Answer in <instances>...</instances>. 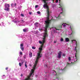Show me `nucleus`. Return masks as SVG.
<instances>
[{
  "label": "nucleus",
  "mask_w": 80,
  "mask_h": 80,
  "mask_svg": "<svg viewBox=\"0 0 80 80\" xmlns=\"http://www.w3.org/2000/svg\"><path fill=\"white\" fill-rule=\"evenodd\" d=\"M45 4L43 5V7L44 8H46L48 16L47 17V19L45 21V23L46 25H49L50 26V24L51 22V20L49 19V17H50V9H49V8L48 6L47 5V1H48V0H42Z\"/></svg>",
  "instance_id": "1"
},
{
  "label": "nucleus",
  "mask_w": 80,
  "mask_h": 80,
  "mask_svg": "<svg viewBox=\"0 0 80 80\" xmlns=\"http://www.w3.org/2000/svg\"><path fill=\"white\" fill-rule=\"evenodd\" d=\"M50 28V26L48 25H46L45 27V28L44 32H45L44 33V34L43 36V38L42 40V41H39V43L41 44H42V45H44L45 43V38H46V37H47V29H48V28Z\"/></svg>",
  "instance_id": "2"
},
{
  "label": "nucleus",
  "mask_w": 80,
  "mask_h": 80,
  "mask_svg": "<svg viewBox=\"0 0 80 80\" xmlns=\"http://www.w3.org/2000/svg\"><path fill=\"white\" fill-rule=\"evenodd\" d=\"M5 8L4 9L5 10H7V11H9L10 10V9L9 7H10V5L6 3L5 5Z\"/></svg>",
  "instance_id": "3"
},
{
  "label": "nucleus",
  "mask_w": 80,
  "mask_h": 80,
  "mask_svg": "<svg viewBox=\"0 0 80 80\" xmlns=\"http://www.w3.org/2000/svg\"><path fill=\"white\" fill-rule=\"evenodd\" d=\"M38 60H36L35 63L33 66L34 67L33 68V70H35V69H36V67L37 66V63H38Z\"/></svg>",
  "instance_id": "4"
},
{
  "label": "nucleus",
  "mask_w": 80,
  "mask_h": 80,
  "mask_svg": "<svg viewBox=\"0 0 80 80\" xmlns=\"http://www.w3.org/2000/svg\"><path fill=\"white\" fill-rule=\"evenodd\" d=\"M41 57H42V56L40 55V53H38V57H37L36 60L38 61L39 58Z\"/></svg>",
  "instance_id": "5"
},
{
  "label": "nucleus",
  "mask_w": 80,
  "mask_h": 80,
  "mask_svg": "<svg viewBox=\"0 0 80 80\" xmlns=\"http://www.w3.org/2000/svg\"><path fill=\"white\" fill-rule=\"evenodd\" d=\"M61 56H62V52L59 51V53H58V58H61Z\"/></svg>",
  "instance_id": "6"
},
{
  "label": "nucleus",
  "mask_w": 80,
  "mask_h": 80,
  "mask_svg": "<svg viewBox=\"0 0 80 80\" xmlns=\"http://www.w3.org/2000/svg\"><path fill=\"white\" fill-rule=\"evenodd\" d=\"M32 74H33V73L32 72H31L30 74V75H29V77L28 78H26L25 79V80H32V79H31L30 78V77L32 75Z\"/></svg>",
  "instance_id": "7"
},
{
  "label": "nucleus",
  "mask_w": 80,
  "mask_h": 80,
  "mask_svg": "<svg viewBox=\"0 0 80 80\" xmlns=\"http://www.w3.org/2000/svg\"><path fill=\"white\" fill-rule=\"evenodd\" d=\"M69 41H70V40L68 38H65V41L66 42H69Z\"/></svg>",
  "instance_id": "8"
},
{
  "label": "nucleus",
  "mask_w": 80,
  "mask_h": 80,
  "mask_svg": "<svg viewBox=\"0 0 80 80\" xmlns=\"http://www.w3.org/2000/svg\"><path fill=\"white\" fill-rule=\"evenodd\" d=\"M28 31V29H23V32H27Z\"/></svg>",
  "instance_id": "9"
},
{
  "label": "nucleus",
  "mask_w": 80,
  "mask_h": 80,
  "mask_svg": "<svg viewBox=\"0 0 80 80\" xmlns=\"http://www.w3.org/2000/svg\"><path fill=\"white\" fill-rule=\"evenodd\" d=\"M75 57L77 59V58L78 57V53H76L75 54Z\"/></svg>",
  "instance_id": "10"
},
{
  "label": "nucleus",
  "mask_w": 80,
  "mask_h": 80,
  "mask_svg": "<svg viewBox=\"0 0 80 80\" xmlns=\"http://www.w3.org/2000/svg\"><path fill=\"white\" fill-rule=\"evenodd\" d=\"M34 25L36 27H38V23L37 22H36L35 23Z\"/></svg>",
  "instance_id": "11"
},
{
  "label": "nucleus",
  "mask_w": 80,
  "mask_h": 80,
  "mask_svg": "<svg viewBox=\"0 0 80 80\" xmlns=\"http://www.w3.org/2000/svg\"><path fill=\"white\" fill-rule=\"evenodd\" d=\"M29 55L30 56V57H32V52H30L29 53Z\"/></svg>",
  "instance_id": "12"
},
{
  "label": "nucleus",
  "mask_w": 80,
  "mask_h": 80,
  "mask_svg": "<svg viewBox=\"0 0 80 80\" xmlns=\"http://www.w3.org/2000/svg\"><path fill=\"white\" fill-rule=\"evenodd\" d=\"M25 66L26 67V68H27V65L26 64V63H27V61H25Z\"/></svg>",
  "instance_id": "13"
},
{
  "label": "nucleus",
  "mask_w": 80,
  "mask_h": 80,
  "mask_svg": "<svg viewBox=\"0 0 80 80\" xmlns=\"http://www.w3.org/2000/svg\"><path fill=\"white\" fill-rule=\"evenodd\" d=\"M65 25H67L66 23H63L62 24V25H63L64 27H66Z\"/></svg>",
  "instance_id": "14"
},
{
  "label": "nucleus",
  "mask_w": 80,
  "mask_h": 80,
  "mask_svg": "<svg viewBox=\"0 0 80 80\" xmlns=\"http://www.w3.org/2000/svg\"><path fill=\"white\" fill-rule=\"evenodd\" d=\"M20 48L22 51H23V50H24V48L23 47H21Z\"/></svg>",
  "instance_id": "15"
},
{
  "label": "nucleus",
  "mask_w": 80,
  "mask_h": 80,
  "mask_svg": "<svg viewBox=\"0 0 80 80\" xmlns=\"http://www.w3.org/2000/svg\"><path fill=\"white\" fill-rule=\"evenodd\" d=\"M58 28H59L60 29H61V28H62V25L60 26H58Z\"/></svg>",
  "instance_id": "16"
},
{
  "label": "nucleus",
  "mask_w": 80,
  "mask_h": 80,
  "mask_svg": "<svg viewBox=\"0 0 80 80\" xmlns=\"http://www.w3.org/2000/svg\"><path fill=\"white\" fill-rule=\"evenodd\" d=\"M23 47V44L22 43L20 44V47Z\"/></svg>",
  "instance_id": "17"
},
{
  "label": "nucleus",
  "mask_w": 80,
  "mask_h": 80,
  "mask_svg": "<svg viewBox=\"0 0 80 80\" xmlns=\"http://www.w3.org/2000/svg\"><path fill=\"white\" fill-rule=\"evenodd\" d=\"M76 47H78V44H77V41H76Z\"/></svg>",
  "instance_id": "18"
},
{
  "label": "nucleus",
  "mask_w": 80,
  "mask_h": 80,
  "mask_svg": "<svg viewBox=\"0 0 80 80\" xmlns=\"http://www.w3.org/2000/svg\"><path fill=\"white\" fill-rule=\"evenodd\" d=\"M39 50L40 51H42V48H39Z\"/></svg>",
  "instance_id": "19"
},
{
  "label": "nucleus",
  "mask_w": 80,
  "mask_h": 80,
  "mask_svg": "<svg viewBox=\"0 0 80 80\" xmlns=\"http://www.w3.org/2000/svg\"><path fill=\"white\" fill-rule=\"evenodd\" d=\"M31 72H32L31 73H33V72H34V70H33V69H32Z\"/></svg>",
  "instance_id": "20"
},
{
  "label": "nucleus",
  "mask_w": 80,
  "mask_h": 80,
  "mask_svg": "<svg viewBox=\"0 0 80 80\" xmlns=\"http://www.w3.org/2000/svg\"><path fill=\"white\" fill-rule=\"evenodd\" d=\"M68 60L69 61H70L71 60V58H70V57H68Z\"/></svg>",
  "instance_id": "21"
},
{
  "label": "nucleus",
  "mask_w": 80,
  "mask_h": 80,
  "mask_svg": "<svg viewBox=\"0 0 80 80\" xmlns=\"http://www.w3.org/2000/svg\"><path fill=\"white\" fill-rule=\"evenodd\" d=\"M19 65L20 67H21V66H22V63H21L20 62L19 63Z\"/></svg>",
  "instance_id": "22"
},
{
  "label": "nucleus",
  "mask_w": 80,
  "mask_h": 80,
  "mask_svg": "<svg viewBox=\"0 0 80 80\" xmlns=\"http://www.w3.org/2000/svg\"><path fill=\"white\" fill-rule=\"evenodd\" d=\"M23 63H24V61H22V62H21L22 65H23Z\"/></svg>",
  "instance_id": "23"
},
{
  "label": "nucleus",
  "mask_w": 80,
  "mask_h": 80,
  "mask_svg": "<svg viewBox=\"0 0 80 80\" xmlns=\"http://www.w3.org/2000/svg\"><path fill=\"white\" fill-rule=\"evenodd\" d=\"M38 14H40V11H38L37 12Z\"/></svg>",
  "instance_id": "24"
},
{
  "label": "nucleus",
  "mask_w": 80,
  "mask_h": 80,
  "mask_svg": "<svg viewBox=\"0 0 80 80\" xmlns=\"http://www.w3.org/2000/svg\"><path fill=\"white\" fill-rule=\"evenodd\" d=\"M61 42H63V39L62 38L61 39Z\"/></svg>",
  "instance_id": "25"
},
{
  "label": "nucleus",
  "mask_w": 80,
  "mask_h": 80,
  "mask_svg": "<svg viewBox=\"0 0 80 80\" xmlns=\"http://www.w3.org/2000/svg\"><path fill=\"white\" fill-rule=\"evenodd\" d=\"M66 55L65 54H62L63 57H65Z\"/></svg>",
  "instance_id": "26"
},
{
  "label": "nucleus",
  "mask_w": 80,
  "mask_h": 80,
  "mask_svg": "<svg viewBox=\"0 0 80 80\" xmlns=\"http://www.w3.org/2000/svg\"><path fill=\"white\" fill-rule=\"evenodd\" d=\"M38 7V6L36 5L35 6V8H37Z\"/></svg>",
  "instance_id": "27"
},
{
  "label": "nucleus",
  "mask_w": 80,
  "mask_h": 80,
  "mask_svg": "<svg viewBox=\"0 0 80 80\" xmlns=\"http://www.w3.org/2000/svg\"><path fill=\"white\" fill-rule=\"evenodd\" d=\"M43 45H42V44L41 46V47L40 48H43Z\"/></svg>",
  "instance_id": "28"
},
{
  "label": "nucleus",
  "mask_w": 80,
  "mask_h": 80,
  "mask_svg": "<svg viewBox=\"0 0 80 80\" xmlns=\"http://www.w3.org/2000/svg\"><path fill=\"white\" fill-rule=\"evenodd\" d=\"M21 17H24V15L22 14H21Z\"/></svg>",
  "instance_id": "29"
},
{
  "label": "nucleus",
  "mask_w": 80,
  "mask_h": 80,
  "mask_svg": "<svg viewBox=\"0 0 80 80\" xmlns=\"http://www.w3.org/2000/svg\"><path fill=\"white\" fill-rule=\"evenodd\" d=\"M32 49H35V48L34 47H32Z\"/></svg>",
  "instance_id": "30"
},
{
  "label": "nucleus",
  "mask_w": 80,
  "mask_h": 80,
  "mask_svg": "<svg viewBox=\"0 0 80 80\" xmlns=\"http://www.w3.org/2000/svg\"><path fill=\"white\" fill-rule=\"evenodd\" d=\"M8 67H7L6 68L5 70H8Z\"/></svg>",
  "instance_id": "31"
},
{
  "label": "nucleus",
  "mask_w": 80,
  "mask_h": 80,
  "mask_svg": "<svg viewBox=\"0 0 80 80\" xmlns=\"http://www.w3.org/2000/svg\"><path fill=\"white\" fill-rule=\"evenodd\" d=\"M58 0H56V3H58Z\"/></svg>",
  "instance_id": "32"
},
{
  "label": "nucleus",
  "mask_w": 80,
  "mask_h": 80,
  "mask_svg": "<svg viewBox=\"0 0 80 80\" xmlns=\"http://www.w3.org/2000/svg\"><path fill=\"white\" fill-rule=\"evenodd\" d=\"M20 55H22V52H20Z\"/></svg>",
  "instance_id": "33"
},
{
  "label": "nucleus",
  "mask_w": 80,
  "mask_h": 80,
  "mask_svg": "<svg viewBox=\"0 0 80 80\" xmlns=\"http://www.w3.org/2000/svg\"><path fill=\"white\" fill-rule=\"evenodd\" d=\"M29 14L30 15H31V14H32V12H29Z\"/></svg>",
  "instance_id": "34"
},
{
  "label": "nucleus",
  "mask_w": 80,
  "mask_h": 80,
  "mask_svg": "<svg viewBox=\"0 0 80 80\" xmlns=\"http://www.w3.org/2000/svg\"><path fill=\"white\" fill-rule=\"evenodd\" d=\"M14 5H15V7H16V5H17V3H15Z\"/></svg>",
  "instance_id": "35"
},
{
  "label": "nucleus",
  "mask_w": 80,
  "mask_h": 80,
  "mask_svg": "<svg viewBox=\"0 0 80 80\" xmlns=\"http://www.w3.org/2000/svg\"><path fill=\"white\" fill-rule=\"evenodd\" d=\"M56 29L57 30H60V29H57V28H56Z\"/></svg>",
  "instance_id": "36"
},
{
  "label": "nucleus",
  "mask_w": 80,
  "mask_h": 80,
  "mask_svg": "<svg viewBox=\"0 0 80 80\" xmlns=\"http://www.w3.org/2000/svg\"><path fill=\"white\" fill-rule=\"evenodd\" d=\"M21 21L22 22H24V21L23 20H21Z\"/></svg>",
  "instance_id": "37"
},
{
  "label": "nucleus",
  "mask_w": 80,
  "mask_h": 80,
  "mask_svg": "<svg viewBox=\"0 0 80 80\" xmlns=\"http://www.w3.org/2000/svg\"><path fill=\"white\" fill-rule=\"evenodd\" d=\"M67 68V66L65 67L63 69V70H65V68Z\"/></svg>",
  "instance_id": "38"
},
{
  "label": "nucleus",
  "mask_w": 80,
  "mask_h": 80,
  "mask_svg": "<svg viewBox=\"0 0 80 80\" xmlns=\"http://www.w3.org/2000/svg\"><path fill=\"white\" fill-rule=\"evenodd\" d=\"M76 47H75V49H76V52H77V49H76Z\"/></svg>",
  "instance_id": "39"
},
{
  "label": "nucleus",
  "mask_w": 80,
  "mask_h": 80,
  "mask_svg": "<svg viewBox=\"0 0 80 80\" xmlns=\"http://www.w3.org/2000/svg\"><path fill=\"white\" fill-rule=\"evenodd\" d=\"M41 52H42V51H40L39 52V53H41Z\"/></svg>",
  "instance_id": "40"
},
{
  "label": "nucleus",
  "mask_w": 80,
  "mask_h": 80,
  "mask_svg": "<svg viewBox=\"0 0 80 80\" xmlns=\"http://www.w3.org/2000/svg\"><path fill=\"white\" fill-rule=\"evenodd\" d=\"M21 77H23V74H21Z\"/></svg>",
  "instance_id": "41"
},
{
  "label": "nucleus",
  "mask_w": 80,
  "mask_h": 80,
  "mask_svg": "<svg viewBox=\"0 0 80 80\" xmlns=\"http://www.w3.org/2000/svg\"><path fill=\"white\" fill-rule=\"evenodd\" d=\"M75 41V40H72V42H73V41Z\"/></svg>",
  "instance_id": "42"
},
{
  "label": "nucleus",
  "mask_w": 80,
  "mask_h": 80,
  "mask_svg": "<svg viewBox=\"0 0 80 80\" xmlns=\"http://www.w3.org/2000/svg\"><path fill=\"white\" fill-rule=\"evenodd\" d=\"M62 11L63 12V8H62Z\"/></svg>",
  "instance_id": "43"
},
{
  "label": "nucleus",
  "mask_w": 80,
  "mask_h": 80,
  "mask_svg": "<svg viewBox=\"0 0 80 80\" xmlns=\"http://www.w3.org/2000/svg\"><path fill=\"white\" fill-rule=\"evenodd\" d=\"M39 30L40 31H41V29H39Z\"/></svg>",
  "instance_id": "44"
},
{
  "label": "nucleus",
  "mask_w": 80,
  "mask_h": 80,
  "mask_svg": "<svg viewBox=\"0 0 80 80\" xmlns=\"http://www.w3.org/2000/svg\"><path fill=\"white\" fill-rule=\"evenodd\" d=\"M63 13V12H61L60 13V14H62Z\"/></svg>",
  "instance_id": "45"
},
{
  "label": "nucleus",
  "mask_w": 80,
  "mask_h": 80,
  "mask_svg": "<svg viewBox=\"0 0 80 80\" xmlns=\"http://www.w3.org/2000/svg\"><path fill=\"white\" fill-rule=\"evenodd\" d=\"M12 5H13V4H11V6H12Z\"/></svg>",
  "instance_id": "46"
},
{
  "label": "nucleus",
  "mask_w": 80,
  "mask_h": 80,
  "mask_svg": "<svg viewBox=\"0 0 80 80\" xmlns=\"http://www.w3.org/2000/svg\"><path fill=\"white\" fill-rule=\"evenodd\" d=\"M72 34H72V33H73V32H72Z\"/></svg>",
  "instance_id": "47"
},
{
  "label": "nucleus",
  "mask_w": 80,
  "mask_h": 80,
  "mask_svg": "<svg viewBox=\"0 0 80 80\" xmlns=\"http://www.w3.org/2000/svg\"><path fill=\"white\" fill-rule=\"evenodd\" d=\"M52 0L53 1V2H54V0Z\"/></svg>",
  "instance_id": "48"
},
{
  "label": "nucleus",
  "mask_w": 80,
  "mask_h": 80,
  "mask_svg": "<svg viewBox=\"0 0 80 80\" xmlns=\"http://www.w3.org/2000/svg\"><path fill=\"white\" fill-rule=\"evenodd\" d=\"M71 30H72V28H71Z\"/></svg>",
  "instance_id": "49"
},
{
  "label": "nucleus",
  "mask_w": 80,
  "mask_h": 80,
  "mask_svg": "<svg viewBox=\"0 0 80 80\" xmlns=\"http://www.w3.org/2000/svg\"><path fill=\"white\" fill-rule=\"evenodd\" d=\"M46 67H47V65H46Z\"/></svg>",
  "instance_id": "50"
},
{
  "label": "nucleus",
  "mask_w": 80,
  "mask_h": 80,
  "mask_svg": "<svg viewBox=\"0 0 80 80\" xmlns=\"http://www.w3.org/2000/svg\"><path fill=\"white\" fill-rule=\"evenodd\" d=\"M3 76H5V75H3Z\"/></svg>",
  "instance_id": "51"
},
{
  "label": "nucleus",
  "mask_w": 80,
  "mask_h": 80,
  "mask_svg": "<svg viewBox=\"0 0 80 80\" xmlns=\"http://www.w3.org/2000/svg\"><path fill=\"white\" fill-rule=\"evenodd\" d=\"M55 72L56 73H57V72H56L55 71Z\"/></svg>",
  "instance_id": "52"
},
{
  "label": "nucleus",
  "mask_w": 80,
  "mask_h": 80,
  "mask_svg": "<svg viewBox=\"0 0 80 80\" xmlns=\"http://www.w3.org/2000/svg\"><path fill=\"white\" fill-rule=\"evenodd\" d=\"M54 43H56V42H54Z\"/></svg>",
  "instance_id": "53"
},
{
  "label": "nucleus",
  "mask_w": 80,
  "mask_h": 80,
  "mask_svg": "<svg viewBox=\"0 0 80 80\" xmlns=\"http://www.w3.org/2000/svg\"><path fill=\"white\" fill-rule=\"evenodd\" d=\"M59 1H60V0H59Z\"/></svg>",
  "instance_id": "54"
},
{
  "label": "nucleus",
  "mask_w": 80,
  "mask_h": 80,
  "mask_svg": "<svg viewBox=\"0 0 80 80\" xmlns=\"http://www.w3.org/2000/svg\"><path fill=\"white\" fill-rule=\"evenodd\" d=\"M59 8H61V7H59Z\"/></svg>",
  "instance_id": "55"
},
{
  "label": "nucleus",
  "mask_w": 80,
  "mask_h": 80,
  "mask_svg": "<svg viewBox=\"0 0 80 80\" xmlns=\"http://www.w3.org/2000/svg\"><path fill=\"white\" fill-rule=\"evenodd\" d=\"M24 57H25V56H24Z\"/></svg>",
  "instance_id": "56"
}]
</instances>
